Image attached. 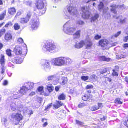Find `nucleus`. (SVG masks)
Masks as SVG:
<instances>
[{
    "instance_id": "f257e3e1",
    "label": "nucleus",
    "mask_w": 128,
    "mask_h": 128,
    "mask_svg": "<svg viewBox=\"0 0 128 128\" xmlns=\"http://www.w3.org/2000/svg\"><path fill=\"white\" fill-rule=\"evenodd\" d=\"M76 28L71 25V23L70 21L66 22L63 26V30L66 33L69 35H72L74 33Z\"/></svg>"
},
{
    "instance_id": "f03ea898",
    "label": "nucleus",
    "mask_w": 128,
    "mask_h": 128,
    "mask_svg": "<svg viewBox=\"0 0 128 128\" xmlns=\"http://www.w3.org/2000/svg\"><path fill=\"white\" fill-rule=\"evenodd\" d=\"M68 12L65 13V18L70 19L72 16L75 15L77 13V10L76 7L71 5L68 6Z\"/></svg>"
},
{
    "instance_id": "7ed1b4c3",
    "label": "nucleus",
    "mask_w": 128,
    "mask_h": 128,
    "mask_svg": "<svg viewBox=\"0 0 128 128\" xmlns=\"http://www.w3.org/2000/svg\"><path fill=\"white\" fill-rule=\"evenodd\" d=\"M118 6L114 4L111 6H110L111 11L114 13V15H113V16L114 18L118 19V22L119 23L122 24L124 23L126 20V18L122 16H120L118 17L116 16L117 12L116 9Z\"/></svg>"
},
{
    "instance_id": "20e7f679",
    "label": "nucleus",
    "mask_w": 128,
    "mask_h": 128,
    "mask_svg": "<svg viewBox=\"0 0 128 128\" xmlns=\"http://www.w3.org/2000/svg\"><path fill=\"white\" fill-rule=\"evenodd\" d=\"M56 48V46L54 43L49 42L44 44L42 49L44 51H48L50 52H54Z\"/></svg>"
},
{
    "instance_id": "39448f33",
    "label": "nucleus",
    "mask_w": 128,
    "mask_h": 128,
    "mask_svg": "<svg viewBox=\"0 0 128 128\" xmlns=\"http://www.w3.org/2000/svg\"><path fill=\"white\" fill-rule=\"evenodd\" d=\"M14 52L17 55H22L24 56H25L27 52V49L23 50L22 51V48L18 46H16L14 48Z\"/></svg>"
},
{
    "instance_id": "423d86ee",
    "label": "nucleus",
    "mask_w": 128,
    "mask_h": 128,
    "mask_svg": "<svg viewBox=\"0 0 128 128\" xmlns=\"http://www.w3.org/2000/svg\"><path fill=\"white\" fill-rule=\"evenodd\" d=\"M63 57H60L52 59V64L55 66H58L64 65Z\"/></svg>"
},
{
    "instance_id": "0eeeda50",
    "label": "nucleus",
    "mask_w": 128,
    "mask_h": 128,
    "mask_svg": "<svg viewBox=\"0 0 128 128\" xmlns=\"http://www.w3.org/2000/svg\"><path fill=\"white\" fill-rule=\"evenodd\" d=\"M42 67L44 68L46 70H50L51 68V65L50 62L48 60L43 59L40 62Z\"/></svg>"
},
{
    "instance_id": "6e6552de",
    "label": "nucleus",
    "mask_w": 128,
    "mask_h": 128,
    "mask_svg": "<svg viewBox=\"0 0 128 128\" xmlns=\"http://www.w3.org/2000/svg\"><path fill=\"white\" fill-rule=\"evenodd\" d=\"M31 28L33 30L36 29L38 27L39 22L38 19L36 17L32 19L30 22Z\"/></svg>"
},
{
    "instance_id": "1a4fd4ad",
    "label": "nucleus",
    "mask_w": 128,
    "mask_h": 128,
    "mask_svg": "<svg viewBox=\"0 0 128 128\" xmlns=\"http://www.w3.org/2000/svg\"><path fill=\"white\" fill-rule=\"evenodd\" d=\"M108 43V41L105 39L101 40L99 42V46L102 47L104 50L107 49Z\"/></svg>"
},
{
    "instance_id": "9d476101",
    "label": "nucleus",
    "mask_w": 128,
    "mask_h": 128,
    "mask_svg": "<svg viewBox=\"0 0 128 128\" xmlns=\"http://www.w3.org/2000/svg\"><path fill=\"white\" fill-rule=\"evenodd\" d=\"M82 16L84 19H88L89 18L90 14V12L87 10L86 8L83 7L82 8Z\"/></svg>"
},
{
    "instance_id": "9b49d317",
    "label": "nucleus",
    "mask_w": 128,
    "mask_h": 128,
    "mask_svg": "<svg viewBox=\"0 0 128 128\" xmlns=\"http://www.w3.org/2000/svg\"><path fill=\"white\" fill-rule=\"evenodd\" d=\"M28 90V89L26 86H23L20 88V90L19 95L17 96V98H20Z\"/></svg>"
},
{
    "instance_id": "f8f14e48",
    "label": "nucleus",
    "mask_w": 128,
    "mask_h": 128,
    "mask_svg": "<svg viewBox=\"0 0 128 128\" xmlns=\"http://www.w3.org/2000/svg\"><path fill=\"white\" fill-rule=\"evenodd\" d=\"M4 56L3 54H1V58L0 59V63L2 65L1 67L2 71L1 73L2 74L4 73L5 71V69L4 66Z\"/></svg>"
},
{
    "instance_id": "ddd939ff",
    "label": "nucleus",
    "mask_w": 128,
    "mask_h": 128,
    "mask_svg": "<svg viewBox=\"0 0 128 128\" xmlns=\"http://www.w3.org/2000/svg\"><path fill=\"white\" fill-rule=\"evenodd\" d=\"M12 118H14L16 120H17L19 122L22 118V116L20 114L14 113L11 116Z\"/></svg>"
},
{
    "instance_id": "4468645a",
    "label": "nucleus",
    "mask_w": 128,
    "mask_h": 128,
    "mask_svg": "<svg viewBox=\"0 0 128 128\" xmlns=\"http://www.w3.org/2000/svg\"><path fill=\"white\" fill-rule=\"evenodd\" d=\"M84 42V44L86 45V48L87 49H90L91 48L92 45V41L89 39L86 40Z\"/></svg>"
},
{
    "instance_id": "2eb2a0df",
    "label": "nucleus",
    "mask_w": 128,
    "mask_h": 128,
    "mask_svg": "<svg viewBox=\"0 0 128 128\" xmlns=\"http://www.w3.org/2000/svg\"><path fill=\"white\" fill-rule=\"evenodd\" d=\"M36 7L38 9H41L44 8V2L42 0H38L36 4Z\"/></svg>"
},
{
    "instance_id": "dca6fc26",
    "label": "nucleus",
    "mask_w": 128,
    "mask_h": 128,
    "mask_svg": "<svg viewBox=\"0 0 128 128\" xmlns=\"http://www.w3.org/2000/svg\"><path fill=\"white\" fill-rule=\"evenodd\" d=\"M13 94L14 95L13 98L16 99L19 98H17V96L19 95L20 90L16 88H14L13 89Z\"/></svg>"
},
{
    "instance_id": "f3484780",
    "label": "nucleus",
    "mask_w": 128,
    "mask_h": 128,
    "mask_svg": "<svg viewBox=\"0 0 128 128\" xmlns=\"http://www.w3.org/2000/svg\"><path fill=\"white\" fill-rule=\"evenodd\" d=\"M119 68L118 66H116L114 69L112 70V75L113 76H118V72L119 71Z\"/></svg>"
},
{
    "instance_id": "a211bd4d",
    "label": "nucleus",
    "mask_w": 128,
    "mask_h": 128,
    "mask_svg": "<svg viewBox=\"0 0 128 128\" xmlns=\"http://www.w3.org/2000/svg\"><path fill=\"white\" fill-rule=\"evenodd\" d=\"M84 44V42L83 40H82L78 43H76L74 45V47L76 48H80L82 47Z\"/></svg>"
},
{
    "instance_id": "6ab92c4d",
    "label": "nucleus",
    "mask_w": 128,
    "mask_h": 128,
    "mask_svg": "<svg viewBox=\"0 0 128 128\" xmlns=\"http://www.w3.org/2000/svg\"><path fill=\"white\" fill-rule=\"evenodd\" d=\"M63 103L60 101H56L53 106L56 109H58L63 105Z\"/></svg>"
},
{
    "instance_id": "aec40b11",
    "label": "nucleus",
    "mask_w": 128,
    "mask_h": 128,
    "mask_svg": "<svg viewBox=\"0 0 128 128\" xmlns=\"http://www.w3.org/2000/svg\"><path fill=\"white\" fill-rule=\"evenodd\" d=\"M103 12L104 14V15L106 18H107L109 17L110 16V15L108 12H107V11L108 10V7H106L105 8H103Z\"/></svg>"
},
{
    "instance_id": "412c9836",
    "label": "nucleus",
    "mask_w": 128,
    "mask_h": 128,
    "mask_svg": "<svg viewBox=\"0 0 128 128\" xmlns=\"http://www.w3.org/2000/svg\"><path fill=\"white\" fill-rule=\"evenodd\" d=\"M64 65L71 64L72 62L71 60L68 58L63 57Z\"/></svg>"
},
{
    "instance_id": "4be33fe9",
    "label": "nucleus",
    "mask_w": 128,
    "mask_h": 128,
    "mask_svg": "<svg viewBox=\"0 0 128 128\" xmlns=\"http://www.w3.org/2000/svg\"><path fill=\"white\" fill-rule=\"evenodd\" d=\"M81 30H77L73 34V38H80V35Z\"/></svg>"
},
{
    "instance_id": "5701e85b",
    "label": "nucleus",
    "mask_w": 128,
    "mask_h": 128,
    "mask_svg": "<svg viewBox=\"0 0 128 128\" xmlns=\"http://www.w3.org/2000/svg\"><path fill=\"white\" fill-rule=\"evenodd\" d=\"M12 36L11 34L8 32L6 33L5 34L4 38L5 40H8L12 39Z\"/></svg>"
},
{
    "instance_id": "b1692460",
    "label": "nucleus",
    "mask_w": 128,
    "mask_h": 128,
    "mask_svg": "<svg viewBox=\"0 0 128 128\" xmlns=\"http://www.w3.org/2000/svg\"><path fill=\"white\" fill-rule=\"evenodd\" d=\"M76 25L78 26L82 27L84 24V22L80 20H77L76 22Z\"/></svg>"
},
{
    "instance_id": "393cba45",
    "label": "nucleus",
    "mask_w": 128,
    "mask_h": 128,
    "mask_svg": "<svg viewBox=\"0 0 128 128\" xmlns=\"http://www.w3.org/2000/svg\"><path fill=\"white\" fill-rule=\"evenodd\" d=\"M34 84L33 82L26 83L25 85L26 86L28 89V90L32 89L34 86Z\"/></svg>"
},
{
    "instance_id": "a878e982",
    "label": "nucleus",
    "mask_w": 128,
    "mask_h": 128,
    "mask_svg": "<svg viewBox=\"0 0 128 128\" xmlns=\"http://www.w3.org/2000/svg\"><path fill=\"white\" fill-rule=\"evenodd\" d=\"M99 15L98 14H95L94 15L92 16L90 20V22H92L95 21L96 20H97L98 18Z\"/></svg>"
},
{
    "instance_id": "bb28decb",
    "label": "nucleus",
    "mask_w": 128,
    "mask_h": 128,
    "mask_svg": "<svg viewBox=\"0 0 128 128\" xmlns=\"http://www.w3.org/2000/svg\"><path fill=\"white\" fill-rule=\"evenodd\" d=\"M66 111L64 110L61 111L59 113H57L56 114V116L58 118H62V116H64Z\"/></svg>"
},
{
    "instance_id": "cd10ccee",
    "label": "nucleus",
    "mask_w": 128,
    "mask_h": 128,
    "mask_svg": "<svg viewBox=\"0 0 128 128\" xmlns=\"http://www.w3.org/2000/svg\"><path fill=\"white\" fill-rule=\"evenodd\" d=\"M8 13L10 14H12L16 12V10L14 7H12L8 8Z\"/></svg>"
},
{
    "instance_id": "c85d7f7f",
    "label": "nucleus",
    "mask_w": 128,
    "mask_h": 128,
    "mask_svg": "<svg viewBox=\"0 0 128 128\" xmlns=\"http://www.w3.org/2000/svg\"><path fill=\"white\" fill-rule=\"evenodd\" d=\"M28 19L25 17V18H21L20 19V22L21 23L25 24L27 23L28 21Z\"/></svg>"
},
{
    "instance_id": "c756f323",
    "label": "nucleus",
    "mask_w": 128,
    "mask_h": 128,
    "mask_svg": "<svg viewBox=\"0 0 128 128\" xmlns=\"http://www.w3.org/2000/svg\"><path fill=\"white\" fill-rule=\"evenodd\" d=\"M10 107L12 110L13 111H15L16 110H18L19 109H18L16 104L14 103H12L10 104Z\"/></svg>"
},
{
    "instance_id": "7c9ffc66",
    "label": "nucleus",
    "mask_w": 128,
    "mask_h": 128,
    "mask_svg": "<svg viewBox=\"0 0 128 128\" xmlns=\"http://www.w3.org/2000/svg\"><path fill=\"white\" fill-rule=\"evenodd\" d=\"M47 89L50 92H52L54 88V87L52 86V84H49L47 86Z\"/></svg>"
},
{
    "instance_id": "2f4dec72",
    "label": "nucleus",
    "mask_w": 128,
    "mask_h": 128,
    "mask_svg": "<svg viewBox=\"0 0 128 128\" xmlns=\"http://www.w3.org/2000/svg\"><path fill=\"white\" fill-rule=\"evenodd\" d=\"M104 7L103 3L102 2H100L98 5V9L99 11L101 12L103 9Z\"/></svg>"
},
{
    "instance_id": "473e14b6",
    "label": "nucleus",
    "mask_w": 128,
    "mask_h": 128,
    "mask_svg": "<svg viewBox=\"0 0 128 128\" xmlns=\"http://www.w3.org/2000/svg\"><path fill=\"white\" fill-rule=\"evenodd\" d=\"M6 15V10H4L3 12L0 14V20H2L4 19Z\"/></svg>"
},
{
    "instance_id": "72a5a7b5",
    "label": "nucleus",
    "mask_w": 128,
    "mask_h": 128,
    "mask_svg": "<svg viewBox=\"0 0 128 128\" xmlns=\"http://www.w3.org/2000/svg\"><path fill=\"white\" fill-rule=\"evenodd\" d=\"M14 29L15 30H18L20 29V26L19 24L17 23H15L13 26Z\"/></svg>"
},
{
    "instance_id": "f704fd0d",
    "label": "nucleus",
    "mask_w": 128,
    "mask_h": 128,
    "mask_svg": "<svg viewBox=\"0 0 128 128\" xmlns=\"http://www.w3.org/2000/svg\"><path fill=\"white\" fill-rule=\"evenodd\" d=\"M121 31H119L112 36L111 37V38H112L114 39L115 38H116L118 36L121 34Z\"/></svg>"
},
{
    "instance_id": "c9c22d12",
    "label": "nucleus",
    "mask_w": 128,
    "mask_h": 128,
    "mask_svg": "<svg viewBox=\"0 0 128 128\" xmlns=\"http://www.w3.org/2000/svg\"><path fill=\"white\" fill-rule=\"evenodd\" d=\"M62 82L60 84L62 85H64L65 84L67 83L68 81V79L66 77H63L62 78Z\"/></svg>"
},
{
    "instance_id": "e433bc0d",
    "label": "nucleus",
    "mask_w": 128,
    "mask_h": 128,
    "mask_svg": "<svg viewBox=\"0 0 128 128\" xmlns=\"http://www.w3.org/2000/svg\"><path fill=\"white\" fill-rule=\"evenodd\" d=\"M89 94H85L82 97V98L84 100H86L89 98L90 96Z\"/></svg>"
},
{
    "instance_id": "4c0bfd02",
    "label": "nucleus",
    "mask_w": 128,
    "mask_h": 128,
    "mask_svg": "<svg viewBox=\"0 0 128 128\" xmlns=\"http://www.w3.org/2000/svg\"><path fill=\"white\" fill-rule=\"evenodd\" d=\"M12 60L16 63V64H20L22 63L23 61V59L21 58L19 60L17 59L16 58Z\"/></svg>"
},
{
    "instance_id": "58836bf2",
    "label": "nucleus",
    "mask_w": 128,
    "mask_h": 128,
    "mask_svg": "<svg viewBox=\"0 0 128 128\" xmlns=\"http://www.w3.org/2000/svg\"><path fill=\"white\" fill-rule=\"evenodd\" d=\"M100 60L104 61H106L108 62L110 61L111 59L109 58H106L104 56H101L100 58Z\"/></svg>"
},
{
    "instance_id": "ea45409f",
    "label": "nucleus",
    "mask_w": 128,
    "mask_h": 128,
    "mask_svg": "<svg viewBox=\"0 0 128 128\" xmlns=\"http://www.w3.org/2000/svg\"><path fill=\"white\" fill-rule=\"evenodd\" d=\"M27 110V108L25 106H22V108L20 107L18 109V110L20 111H22L24 112H26Z\"/></svg>"
},
{
    "instance_id": "a19ab883",
    "label": "nucleus",
    "mask_w": 128,
    "mask_h": 128,
    "mask_svg": "<svg viewBox=\"0 0 128 128\" xmlns=\"http://www.w3.org/2000/svg\"><path fill=\"white\" fill-rule=\"evenodd\" d=\"M66 96L64 94H62L60 95L58 97V99L60 100H64L65 99Z\"/></svg>"
},
{
    "instance_id": "79ce46f5",
    "label": "nucleus",
    "mask_w": 128,
    "mask_h": 128,
    "mask_svg": "<svg viewBox=\"0 0 128 128\" xmlns=\"http://www.w3.org/2000/svg\"><path fill=\"white\" fill-rule=\"evenodd\" d=\"M6 30L4 28H2L0 30V37L5 33Z\"/></svg>"
},
{
    "instance_id": "37998d69",
    "label": "nucleus",
    "mask_w": 128,
    "mask_h": 128,
    "mask_svg": "<svg viewBox=\"0 0 128 128\" xmlns=\"http://www.w3.org/2000/svg\"><path fill=\"white\" fill-rule=\"evenodd\" d=\"M115 102L116 103H118L121 104L122 103V102L120 100V99L119 98H117L115 100Z\"/></svg>"
},
{
    "instance_id": "c03bdc74",
    "label": "nucleus",
    "mask_w": 128,
    "mask_h": 128,
    "mask_svg": "<svg viewBox=\"0 0 128 128\" xmlns=\"http://www.w3.org/2000/svg\"><path fill=\"white\" fill-rule=\"evenodd\" d=\"M11 52V51L10 49H8L6 50V54L9 56H11L12 55Z\"/></svg>"
},
{
    "instance_id": "a18cd8bd",
    "label": "nucleus",
    "mask_w": 128,
    "mask_h": 128,
    "mask_svg": "<svg viewBox=\"0 0 128 128\" xmlns=\"http://www.w3.org/2000/svg\"><path fill=\"white\" fill-rule=\"evenodd\" d=\"M99 108V107L96 106H92L91 108V110L92 111L96 110Z\"/></svg>"
},
{
    "instance_id": "49530a36",
    "label": "nucleus",
    "mask_w": 128,
    "mask_h": 128,
    "mask_svg": "<svg viewBox=\"0 0 128 128\" xmlns=\"http://www.w3.org/2000/svg\"><path fill=\"white\" fill-rule=\"evenodd\" d=\"M12 24H13L11 22H8L4 26L6 28H7L10 26H12Z\"/></svg>"
},
{
    "instance_id": "de8ad7c7",
    "label": "nucleus",
    "mask_w": 128,
    "mask_h": 128,
    "mask_svg": "<svg viewBox=\"0 0 128 128\" xmlns=\"http://www.w3.org/2000/svg\"><path fill=\"white\" fill-rule=\"evenodd\" d=\"M90 78L92 79L94 81H96L97 80V77L96 76L94 75L91 76Z\"/></svg>"
},
{
    "instance_id": "09e8293b",
    "label": "nucleus",
    "mask_w": 128,
    "mask_h": 128,
    "mask_svg": "<svg viewBox=\"0 0 128 128\" xmlns=\"http://www.w3.org/2000/svg\"><path fill=\"white\" fill-rule=\"evenodd\" d=\"M17 41L18 43L19 44H22L24 42L23 39L21 38H19L18 39Z\"/></svg>"
},
{
    "instance_id": "8fccbe9b",
    "label": "nucleus",
    "mask_w": 128,
    "mask_h": 128,
    "mask_svg": "<svg viewBox=\"0 0 128 128\" xmlns=\"http://www.w3.org/2000/svg\"><path fill=\"white\" fill-rule=\"evenodd\" d=\"M118 7H119L120 9L122 10L125 9L126 8V6L124 4L118 5Z\"/></svg>"
},
{
    "instance_id": "3c124183",
    "label": "nucleus",
    "mask_w": 128,
    "mask_h": 128,
    "mask_svg": "<svg viewBox=\"0 0 128 128\" xmlns=\"http://www.w3.org/2000/svg\"><path fill=\"white\" fill-rule=\"evenodd\" d=\"M31 15V13L30 12H28L27 14L26 17V18H27L28 20H29L30 18V16Z\"/></svg>"
},
{
    "instance_id": "603ef678",
    "label": "nucleus",
    "mask_w": 128,
    "mask_h": 128,
    "mask_svg": "<svg viewBox=\"0 0 128 128\" xmlns=\"http://www.w3.org/2000/svg\"><path fill=\"white\" fill-rule=\"evenodd\" d=\"M88 77L87 76H82L81 77V78L82 80L85 81L88 80Z\"/></svg>"
},
{
    "instance_id": "864d4df0",
    "label": "nucleus",
    "mask_w": 128,
    "mask_h": 128,
    "mask_svg": "<svg viewBox=\"0 0 128 128\" xmlns=\"http://www.w3.org/2000/svg\"><path fill=\"white\" fill-rule=\"evenodd\" d=\"M93 86L91 84L88 85L86 87V89H90V88H93Z\"/></svg>"
},
{
    "instance_id": "5fc2aeb1",
    "label": "nucleus",
    "mask_w": 128,
    "mask_h": 128,
    "mask_svg": "<svg viewBox=\"0 0 128 128\" xmlns=\"http://www.w3.org/2000/svg\"><path fill=\"white\" fill-rule=\"evenodd\" d=\"M44 88L43 86H40L38 88V90L39 92H42L43 91Z\"/></svg>"
},
{
    "instance_id": "6e6d98bb",
    "label": "nucleus",
    "mask_w": 128,
    "mask_h": 128,
    "mask_svg": "<svg viewBox=\"0 0 128 128\" xmlns=\"http://www.w3.org/2000/svg\"><path fill=\"white\" fill-rule=\"evenodd\" d=\"M54 77V75L50 76H48V80H52Z\"/></svg>"
},
{
    "instance_id": "4d7b16f0",
    "label": "nucleus",
    "mask_w": 128,
    "mask_h": 128,
    "mask_svg": "<svg viewBox=\"0 0 128 128\" xmlns=\"http://www.w3.org/2000/svg\"><path fill=\"white\" fill-rule=\"evenodd\" d=\"M76 124L81 125H83L84 124L83 122H80L79 120H76Z\"/></svg>"
},
{
    "instance_id": "13d9d810",
    "label": "nucleus",
    "mask_w": 128,
    "mask_h": 128,
    "mask_svg": "<svg viewBox=\"0 0 128 128\" xmlns=\"http://www.w3.org/2000/svg\"><path fill=\"white\" fill-rule=\"evenodd\" d=\"M124 125L127 127L128 128V118H127V120H126L124 122Z\"/></svg>"
},
{
    "instance_id": "bf43d9fd",
    "label": "nucleus",
    "mask_w": 128,
    "mask_h": 128,
    "mask_svg": "<svg viewBox=\"0 0 128 128\" xmlns=\"http://www.w3.org/2000/svg\"><path fill=\"white\" fill-rule=\"evenodd\" d=\"M101 38V36L100 35H99L98 34H97L94 37V38L95 39L98 40V39Z\"/></svg>"
},
{
    "instance_id": "052dcab7",
    "label": "nucleus",
    "mask_w": 128,
    "mask_h": 128,
    "mask_svg": "<svg viewBox=\"0 0 128 128\" xmlns=\"http://www.w3.org/2000/svg\"><path fill=\"white\" fill-rule=\"evenodd\" d=\"M86 106V105L84 103H81L78 105V107L79 108H82L84 106Z\"/></svg>"
},
{
    "instance_id": "680f3d73",
    "label": "nucleus",
    "mask_w": 128,
    "mask_h": 128,
    "mask_svg": "<svg viewBox=\"0 0 128 128\" xmlns=\"http://www.w3.org/2000/svg\"><path fill=\"white\" fill-rule=\"evenodd\" d=\"M128 40V36H125L123 38V40L125 42H126Z\"/></svg>"
},
{
    "instance_id": "e2e57ef3",
    "label": "nucleus",
    "mask_w": 128,
    "mask_h": 128,
    "mask_svg": "<svg viewBox=\"0 0 128 128\" xmlns=\"http://www.w3.org/2000/svg\"><path fill=\"white\" fill-rule=\"evenodd\" d=\"M52 104H50L48 105L47 106V107L46 108L45 110H47L48 109L50 108L52 106Z\"/></svg>"
},
{
    "instance_id": "0e129e2a",
    "label": "nucleus",
    "mask_w": 128,
    "mask_h": 128,
    "mask_svg": "<svg viewBox=\"0 0 128 128\" xmlns=\"http://www.w3.org/2000/svg\"><path fill=\"white\" fill-rule=\"evenodd\" d=\"M32 2L31 0L28 1L26 2V4L29 6H30L32 4Z\"/></svg>"
},
{
    "instance_id": "69168bd1",
    "label": "nucleus",
    "mask_w": 128,
    "mask_h": 128,
    "mask_svg": "<svg viewBox=\"0 0 128 128\" xmlns=\"http://www.w3.org/2000/svg\"><path fill=\"white\" fill-rule=\"evenodd\" d=\"M8 84V82L6 80H4L2 83V84L3 85L6 86Z\"/></svg>"
},
{
    "instance_id": "338daca9",
    "label": "nucleus",
    "mask_w": 128,
    "mask_h": 128,
    "mask_svg": "<svg viewBox=\"0 0 128 128\" xmlns=\"http://www.w3.org/2000/svg\"><path fill=\"white\" fill-rule=\"evenodd\" d=\"M48 124V123L47 122H44V123L42 125L43 127H45L47 126Z\"/></svg>"
},
{
    "instance_id": "774afa93",
    "label": "nucleus",
    "mask_w": 128,
    "mask_h": 128,
    "mask_svg": "<svg viewBox=\"0 0 128 128\" xmlns=\"http://www.w3.org/2000/svg\"><path fill=\"white\" fill-rule=\"evenodd\" d=\"M126 56L125 55H123L122 54H121L120 55V58H125Z\"/></svg>"
}]
</instances>
